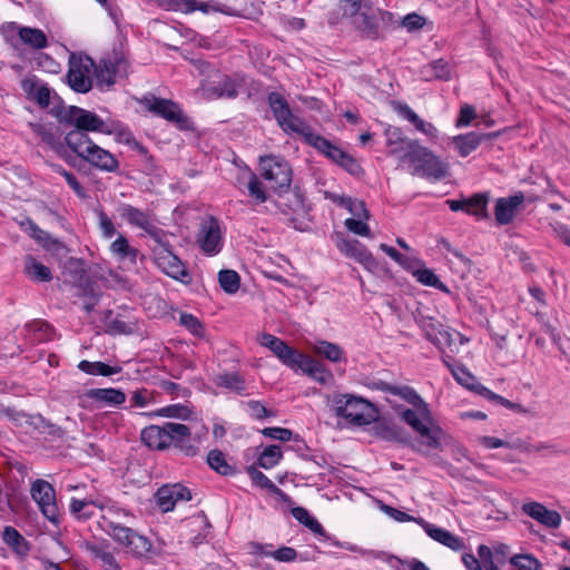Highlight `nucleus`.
I'll return each mask as SVG.
<instances>
[{
    "mask_svg": "<svg viewBox=\"0 0 570 570\" xmlns=\"http://www.w3.org/2000/svg\"><path fill=\"white\" fill-rule=\"evenodd\" d=\"M207 434L208 429L203 422L190 428L180 423H166L163 426H146L140 439L151 450L163 451L174 445L185 455L195 456Z\"/></svg>",
    "mask_w": 570,
    "mask_h": 570,
    "instance_id": "nucleus-1",
    "label": "nucleus"
},
{
    "mask_svg": "<svg viewBox=\"0 0 570 570\" xmlns=\"http://www.w3.org/2000/svg\"><path fill=\"white\" fill-rule=\"evenodd\" d=\"M256 341L261 346L269 350L282 364L295 373L301 372L321 384H326L330 381L332 376L331 372L327 371L323 364L298 352L294 347H291L279 337L269 333H261L257 335Z\"/></svg>",
    "mask_w": 570,
    "mask_h": 570,
    "instance_id": "nucleus-2",
    "label": "nucleus"
},
{
    "mask_svg": "<svg viewBox=\"0 0 570 570\" xmlns=\"http://www.w3.org/2000/svg\"><path fill=\"white\" fill-rule=\"evenodd\" d=\"M400 416L422 438L417 449L421 453L428 454L431 450L441 449L446 434L434 423L426 402L413 404L412 409H401Z\"/></svg>",
    "mask_w": 570,
    "mask_h": 570,
    "instance_id": "nucleus-3",
    "label": "nucleus"
},
{
    "mask_svg": "<svg viewBox=\"0 0 570 570\" xmlns=\"http://www.w3.org/2000/svg\"><path fill=\"white\" fill-rule=\"evenodd\" d=\"M346 18L352 19L354 27L366 37L377 36L379 20L375 10L362 0H338L327 12L330 26H337Z\"/></svg>",
    "mask_w": 570,
    "mask_h": 570,
    "instance_id": "nucleus-4",
    "label": "nucleus"
},
{
    "mask_svg": "<svg viewBox=\"0 0 570 570\" xmlns=\"http://www.w3.org/2000/svg\"><path fill=\"white\" fill-rule=\"evenodd\" d=\"M331 406L338 422L348 426L370 425L379 416L373 403L355 394H337L333 397Z\"/></svg>",
    "mask_w": 570,
    "mask_h": 570,
    "instance_id": "nucleus-5",
    "label": "nucleus"
},
{
    "mask_svg": "<svg viewBox=\"0 0 570 570\" xmlns=\"http://www.w3.org/2000/svg\"><path fill=\"white\" fill-rule=\"evenodd\" d=\"M67 146L82 160L92 167L106 171L116 173L119 161L109 150L95 144L87 134L69 131L65 137Z\"/></svg>",
    "mask_w": 570,
    "mask_h": 570,
    "instance_id": "nucleus-6",
    "label": "nucleus"
},
{
    "mask_svg": "<svg viewBox=\"0 0 570 570\" xmlns=\"http://www.w3.org/2000/svg\"><path fill=\"white\" fill-rule=\"evenodd\" d=\"M409 151L401 156V161L407 163L411 174L430 180H440L448 176V165L440 160L428 148L416 141H403Z\"/></svg>",
    "mask_w": 570,
    "mask_h": 570,
    "instance_id": "nucleus-7",
    "label": "nucleus"
},
{
    "mask_svg": "<svg viewBox=\"0 0 570 570\" xmlns=\"http://www.w3.org/2000/svg\"><path fill=\"white\" fill-rule=\"evenodd\" d=\"M377 508L381 512H383L385 515L394 520L399 523H406V522H415L419 524L426 535L431 538L433 541L453 550V551H462L465 547L464 541L462 538L453 534L449 530L438 527L431 522H428L423 518H416L413 517L404 511H401L396 508H393L383 501L376 502Z\"/></svg>",
    "mask_w": 570,
    "mask_h": 570,
    "instance_id": "nucleus-8",
    "label": "nucleus"
},
{
    "mask_svg": "<svg viewBox=\"0 0 570 570\" xmlns=\"http://www.w3.org/2000/svg\"><path fill=\"white\" fill-rule=\"evenodd\" d=\"M244 81L239 77H230L219 70H212L207 78L200 81L198 92L208 100L219 98H236Z\"/></svg>",
    "mask_w": 570,
    "mask_h": 570,
    "instance_id": "nucleus-9",
    "label": "nucleus"
},
{
    "mask_svg": "<svg viewBox=\"0 0 570 570\" xmlns=\"http://www.w3.org/2000/svg\"><path fill=\"white\" fill-rule=\"evenodd\" d=\"M331 238L343 256L354 259L371 274L377 275L381 273L380 262L361 242L347 237L342 232H334Z\"/></svg>",
    "mask_w": 570,
    "mask_h": 570,
    "instance_id": "nucleus-10",
    "label": "nucleus"
},
{
    "mask_svg": "<svg viewBox=\"0 0 570 570\" xmlns=\"http://www.w3.org/2000/svg\"><path fill=\"white\" fill-rule=\"evenodd\" d=\"M262 177L276 193L287 191L292 183V168L282 157L275 155L259 157Z\"/></svg>",
    "mask_w": 570,
    "mask_h": 570,
    "instance_id": "nucleus-11",
    "label": "nucleus"
},
{
    "mask_svg": "<svg viewBox=\"0 0 570 570\" xmlns=\"http://www.w3.org/2000/svg\"><path fill=\"white\" fill-rule=\"evenodd\" d=\"M95 68L94 60L88 56L71 55L69 58V69L67 82L72 90L86 94L92 88V72Z\"/></svg>",
    "mask_w": 570,
    "mask_h": 570,
    "instance_id": "nucleus-12",
    "label": "nucleus"
},
{
    "mask_svg": "<svg viewBox=\"0 0 570 570\" xmlns=\"http://www.w3.org/2000/svg\"><path fill=\"white\" fill-rule=\"evenodd\" d=\"M196 243L207 256H216L224 245V230L217 219L209 216L200 225L196 236Z\"/></svg>",
    "mask_w": 570,
    "mask_h": 570,
    "instance_id": "nucleus-13",
    "label": "nucleus"
},
{
    "mask_svg": "<svg viewBox=\"0 0 570 570\" xmlns=\"http://www.w3.org/2000/svg\"><path fill=\"white\" fill-rule=\"evenodd\" d=\"M156 265L169 277L183 284H189L191 276L186 265L170 249L159 246L154 249Z\"/></svg>",
    "mask_w": 570,
    "mask_h": 570,
    "instance_id": "nucleus-14",
    "label": "nucleus"
},
{
    "mask_svg": "<svg viewBox=\"0 0 570 570\" xmlns=\"http://www.w3.org/2000/svg\"><path fill=\"white\" fill-rule=\"evenodd\" d=\"M126 402V394L114 387L91 389L80 396V405L85 409L118 407Z\"/></svg>",
    "mask_w": 570,
    "mask_h": 570,
    "instance_id": "nucleus-15",
    "label": "nucleus"
},
{
    "mask_svg": "<svg viewBox=\"0 0 570 570\" xmlns=\"http://www.w3.org/2000/svg\"><path fill=\"white\" fill-rule=\"evenodd\" d=\"M31 497L37 502L42 514L52 523L59 521V509L56 502L55 489L43 480H37L31 485Z\"/></svg>",
    "mask_w": 570,
    "mask_h": 570,
    "instance_id": "nucleus-16",
    "label": "nucleus"
},
{
    "mask_svg": "<svg viewBox=\"0 0 570 570\" xmlns=\"http://www.w3.org/2000/svg\"><path fill=\"white\" fill-rule=\"evenodd\" d=\"M68 120L75 126L72 131H88L111 134L112 129L98 115L92 111L71 106L68 112Z\"/></svg>",
    "mask_w": 570,
    "mask_h": 570,
    "instance_id": "nucleus-17",
    "label": "nucleus"
},
{
    "mask_svg": "<svg viewBox=\"0 0 570 570\" xmlns=\"http://www.w3.org/2000/svg\"><path fill=\"white\" fill-rule=\"evenodd\" d=\"M111 537L132 556L145 557L151 550V543L149 540L129 528L115 527L112 529Z\"/></svg>",
    "mask_w": 570,
    "mask_h": 570,
    "instance_id": "nucleus-18",
    "label": "nucleus"
},
{
    "mask_svg": "<svg viewBox=\"0 0 570 570\" xmlns=\"http://www.w3.org/2000/svg\"><path fill=\"white\" fill-rule=\"evenodd\" d=\"M548 451L551 454H561L566 453L564 450L559 449L554 444L549 443H540L538 445H529L523 442L521 439H514L512 441H503L501 440V459L509 461H520V454L524 452H541Z\"/></svg>",
    "mask_w": 570,
    "mask_h": 570,
    "instance_id": "nucleus-19",
    "label": "nucleus"
},
{
    "mask_svg": "<svg viewBox=\"0 0 570 570\" xmlns=\"http://www.w3.org/2000/svg\"><path fill=\"white\" fill-rule=\"evenodd\" d=\"M155 498L159 509L169 512L178 502L191 500V492L180 483L165 484L157 490Z\"/></svg>",
    "mask_w": 570,
    "mask_h": 570,
    "instance_id": "nucleus-20",
    "label": "nucleus"
},
{
    "mask_svg": "<svg viewBox=\"0 0 570 570\" xmlns=\"http://www.w3.org/2000/svg\"><path fill=\"white\" fill-rule=\"evenodd\" d=\"M312 147L316 148L326 157L344 167L351 174L358 173L360 166L356 164V161L341 148L334 146L326 138L318 135L317 138H315L314 142L312 144Z\"/></svg>",
    "mask_w": 570,
    "mask_h": 570,
    "instance_id": "nucleus-21",
    "label": "nucleus"
},
{
    "mask_svg": "<svg viewBox=\"0 0 570 570\" xmlns=\"http://www.w3.org/2000/svg\"><path fill=\"white\" fill-rule=\"evenodd\" d=\"M127 62L120 58L101 59L98 66L95 65L94 71L99 87H110L115 83L117 77L126 73Z\"/></svg>",
    "mask_w": 570,
    "mask_h": 570,
    "instance_id": "nucleus-22",
    "label": "nucleus"
},
{
    "mask_svg": "<svg viewBox=\"0 0 570 570\" xmlns=\"http://www.w3.org/2000/svg\"><path fill=\"white\" fill-rule=\"evenodd\" d=\"M147 108L155 115L178 125L179 128H184L187 124V117L179 106L171 100L153 97L148 100Z\"/></svg>",
    "mask_w": 570,
    "mask_h": 570,
    "instance_id": "nucleus-23",
    "label": "nucleus"
},
{
    "mask_svg": "<svg viewBox=\"0 0 570 570\" xmlns=\"http://www.w3.org/2000/svg\"><path fill=\"white\" fill-rule=\"evenodd\" d=\"M489 203L488 193H478L469 198L448 199L443 204L448 205L451 212H465L466 214H487Z\"/></svg>",
    "mask_w": 570,
    "mask_h": 570,
    "instance_id": "nucleus-24",
    "label": "nucleus"
},
{
    "mask_svg": "<svg viewBox=\"0 0 570 570\" xmlns=\"http://www.w3.org/2000/svg\"><path fill=\"white\" fill-rule=\"evenodd\" d=\"M407 271L420 284L434 287L443 293L450 294L449 287L441 282L438 275L431 268L426 267L422 261H411V265L407 266Z\"/></svg>",
    "mask_w": 570,
    "mask_h": 570,
    "instance_id": "nucleus-25",
    "label": "nucleus"
},
{
    "mask_svg": "<svg viewBox=\"0 0 570 570\" xmlns=\"http://www.w3.org/2000/svg\"><path fill=\"white\" fill-rule=\"evenodd\" d=\"M522 511L541 524L556 529L561 523V515L554 510L547 509L542 503L529 502L522 505Z\"/></svg>",
    "mask_w": 570,
    "mask_h": 570,
    "instance_id": "nucleus-26",
    "label": "nucleus"
},
{
    "mask_svg": "<svg viewBox=\"0 0 570 570\" xmlns=\"http://www.w3.org/2000/svg\"><path fill=\"white\" fill-rule=\"evenodd\" d=\"M451 372L455 379V381L468 389L469 391L487 399V400H495L497 395L491 392L489 389L483 386L478 380L463 366H454L451 367Z\"/></svg>",
    "mask_w": 570,
    "mask_h": 570,
    "instance_id": "nucleus-27",
    "label": "nucleus"
},
{
    "mask_svg": "<svg viewBox=\"0 0 570 570\" xmlns=\"http://www.w3.org/2000/svg\"><path fill=\"white\" fill-rule=\"evenodd\" d=\"M308 345L314 354L324 357L332 363L346 362L344 350L336 343L317 338L309 342Z\"/></svg>",
    "mask_w": 570,
    "mask_h": 570,
    "instance_id": "nucleus-28",
    "label": "nucleus"
},
{
    "mask_svg": "<svg viewBox=\"0 0 570 570\" xmlns=\"http://www.w3.org/2000/svg\"><path fill=\"white\" fill-rule=\"evenodd\" d=\"M110 501L107 499H76L72 498L70 500V512L77 519H89L94 515L92 508H97L99 510H105L109 508Z\"/></svg>",
    "mask_w": 570,
    "mask_h": 570,
    "instance_id": "nucleus-29",
    "label": "nucleus"
},
{
    "mask_svg": "<svg viewBox=\"0 0 570 570\" xmlns=\"http://www.w3.org/2000/svg\"><path fill=\"white\" fill-rule=\"evenodd\" d=\"M278 125L285 132L299 135L304 141L311 146L318 136L302 118L293 115L292 111L289 116L285 117V120H282Z\"/></svg>",
    "mask_w": 570,
    "mask_h": 570,
    "instance_id": "nucleus-30",
    "label": "nucleus"
},
{
    "mask_svg": "<svg viewBox=\"0 0 570 570\" xmlns=\"http://www.w3.org/2000/svg\"><path fill=\"white\" fill-rule=\"evenodd\" d=\"M246 472L252 481V484L256 488L264 489L268 493L275 495L277 499H279L283 502H289V497L281 490L278 487H276L272 480L264 474L261 470H258L255 466H248L246 469Z\"/></svg>",
    "mask_w": 570,
    "mask_h": 570,
    "instance_id": "nucleus-31",
    "label": "nucleus"
},
{
    "mask_svg": "<svg viewBox=\"0 0 570 570\" xmlns=\"http://www.w3.org/2000/svg\"><path fill=\"white\" fill-rule=\"evenodd\" d=\"M23 91L40 107H48L50 104V89L45 83H38L32 78L23 79L21 82Z\"/></svg>",
    "mask_w": 570,
    "mask_h": 570,
    "instance_id": "nucleus-32",
    "label": "nucleus"
},
{
    "mask_svg": "<svg viewBox=\"0 0 570 570\" xmlns=\"http://www.w3.org/2000/svg\"><path fill=\"white\" fill-rule=\"evenodd\" d=\"M23 273L33 282H49L52 278L50 268L38 262L32 256L26 257Z\"/></svg>",
    "mask_w": 570,
    "mask_h": 570,
    "instance_id": "nucleus-33",
    "label": "nucleus"
},
{
    "mask_svg": "<svg viewBox=\"0 0 570 570\" xmlns=\"http://www.w3.org/2000/svg\"><path fill=\"white\" fill-rule=\"evenodd\" d=\"M111 253L117 257L120 263L136 264L137 249L131 247L128 240L119 235L110 245Z\"/></svg>",
    "mask_w": 570,
    "mask_h": 570,
    "instance_id": "nucleus-34",
    "label": "nucleus"
},
{
    "mask_svg": "<svg viewBox=\"0 0 570 570\" xmlns=\"http://www.w3.org/2000/svg\"><path fill=\"white\" fill-rule=\"evenodd\" d=\"M326 197L336 204L338 208L347 210L350 214H368V209L363 200L332 193H326Z\"/></svg>",
    "mask_w": 570,
    "mask_h": 570,
    "instance_id": "nucleus-35",
    "label": "nucleus"
},
{
    "mask_svg": "<svg viewBox=\"0 0 570 570\" xmlns=\"http://www.w3.org/2000/svg\"><path fill=\"white\" fill-rule=\"evenodd\" d=\"M78 368L88 375L95 376H111L120 373L122 370L119 365L111 366L102 362H90L87 360L81 361L78 364Z\"/></svg>",
    "mask_w": 570,
    "mask_h": 570,
    "instance_id": "nucleus-36",
    "label": "nucleus"
},
{
    "mask_svg": "<svg viewBox=\"0 0 570 570\" xmlns=\"http://www.w3.org/2000/svg\"><path fill=\"white\" fill-rule=\"evenodd\" d=\"M3 542L18 556L24 557L29 552L26 539L12 527H6L2 533Z\"/></svg>",
    "mask_w": 570,
    "mask_h": 570,
    "instance_id": "nucleus-37",
    "label": "nucleus"
},
{
    "mask_svg": "<svg viewBox=\"0 0 570 570\" xmlns=\"http://www.w3.org/2000/svg\"><path fill=\"white\" fill-rule=\"evenodd\" d=\"M283 459V451L279 445L271 444L258 452L257 464L259 468L271 470Z\"/></svg>",
    "mask_w": 570,
    "mask_h": 570,
    "instance_id": "nucleus-38",
    "label": "nucleus"
},
{
    "mask_svg": "<svg viewBox=\"0 0 570 570\" xmlns=\"http://www.w3.org/2000/svg\"><path fill=\"white\" fill-rule=\"evenodd\" d=\"M19 37L23 43L30 46L33 49L46 48L47 37L40 29L23 27L19 30Z\"/></svg>",
    "mask_w": 570,
    "mask_h": 570,
    "instance_id": "nucleus-39",
    "label": "nucleus"
},
{
    "mask_svg": "<svg viewBox=\"0 0 570 570\" xmlns=\"http://www.w3.org/2000/svg\"><path fill=\"white\" fill-rule=\"evenodd\" d=\"M30 127L36 136L40 138L41 142L49 146L53 150L59 149V136L55 131L53 127L41 124H30Z\"/></svg>",
    "mask_w": 570,
    "mask_h": 570,
    "instance_id": "nucleus-40",
    "label": "nucleus"
},
{
    "mask_svg": "<svg viewBox=\"0 0 570 570\" xmlns=\"http://www.w3.org/2000/svg\"><path fill=\"white\" fill-rule=\"evenodd\" d=\"M191 414V411L187 405L184 404H170L167 406H163L151 412L150 416L156 417H170V419H179L187 420Z\"/></svg>",
    "mask_w": 570,
    "mask_h": 570,
    "instance_id": "nucleus-41",
    "label": "nucleus"
},
{
    "mask_svg": "<svg viewBox=\"0 0 570 570\" xmlns=\"http://www.w3.org/2000/svg\"><path fill=\"white\" fill-rule=\"evenodd\" d=\"M481 137L475 132L460 135L453 138V145L463 157L471 154L480 144Z\"/></svg>",
    "mask_w": 570,
    "mask_h": 570,
    "instance_id": "nucleus-42",
    "label": "nucleus"
},
{
    "mask_svg": "<svg viewBox=\"0 0 570 570\" xmlns=\"http://www.w3.org/2000/svg\"><path fill=\"white\" fill-rule=\"evenodd\" d=\"M218 283L222 289L229 295L236 294L240 287V277L233 269H222L218 273Z\"/></svg>",
    "mask_w": 570,
    "mask_h": 570,
    "instance_id": "nucleus-43",
    "label": "nucleus"
},
{
    "mask_svg": "<svg viewBox=\"0 0 570 570\" xmlns=\"http://www.w3.org/2000/svg\"><path fill=\"white\" fill-rule=\"evenodd\" d=\"M268 105L277 122L285 120L292 111L285 98L278 92H271L268 95Z\"/></svg>",
    "mask_w": 570,
    "mask_h": 570,
    "instance_id": "nucleus-44",
    "label": "nucleus"
},
{
    "mask_svg": "<svg viewBox=\"0 0 570 570\" xmlns=\"http://www.w3.org/2000/svg\"><path fill=\"white\" fill-rule=\"evenodd\" d=\"M19 225L23 228V230L39 242L42 246L47 248H51V244L58 245L56 240H51V238L42 232L36 224H33L28 217H24L19 222Z\"/></svg>",
    "mask_w": 570,
    "mask_h": 570,
    "instance_id": "nucleus-45",
    "label": "nucleus"
},
{
    "mask_svg": "<svg viewBox=\"0 0 570 570\" xmlns=\"http://www.w3.org/2000/svg\"><path fill=\"white\" fill-rule=\"evenodd\" d=\"M292 515L315 534H324L322 524L311 513L302 507L292 509Z\"/></svg>",
    "mask_w": 570,
    "mask_h": 570,
    "instance_id": "nucleus-46",
    "label": "nucleus"
},
{
    "mask_svg": "<svg viewBox=\"0 0 570 570\" xmlns=\"http://www.w3.org/2000/svg\"><path fill=\"white\" fill-rule=\"evenodd\" d=\"M248 0H217L213 3V10L229 16H240L247 6Z\"/></svg>",
    "mask_w": 570,
    "mask_h": 570,
    "instance_id": "nucleus-47",
    "label": "nucleus"
},
{
    "mask_svg": "<svg viewBox=\"0 0 570 570\" xmlns=\"http://www.w3.org/2000/svg\"><path fill=\"white\" fill-rule=\"evenodd\" d=\"M367 218L368 216H351L346 218L344 225L355 235L373 238V234L371 233V228L367 224Z\"/></svg>",
    "mask_w": 570,
    "mask_h": 570,
    "instance_id": "nucleus-48",
    "label": "nucleus"
},
{
    "mask_svg": "<svg viewBox=\"0 0 570 570\" xmlns=\"http://www.w3.org/2000/svg\"><path fill=\"white\" fill-rule=\"evenodd\" d=\"M215 2L216 1L203 2V1H198V0H175L174 9L181 11L184 13H190L196 10H199L204 13H208L210 11H214L213 3H215Z\"/></svg>",
    "mask_w": 570,
    "mask_h": 570,
    "instance_id": "nucleus-49",
    "label": "nucleus"
},
{
    "mask_svg": "<svg viewBox=\"0 0 570 570\" xmlns=\"http://www.w3.org/2000/svg\"><path fill=\"white\" fill-rule=\"evenodd\" d=\"M424 71L431 72L429 79L449 80L451 79L453 67L448 61L438 59L424 67Z\"/></svg>",
    "mask_w": 570,
    "mask_h": 570,
    "instance_id": "nucleus-50",
    "label": "nucleus"
},
{
    "mask_svg": "<svg viewBox=\"0 0 570 570\" xmlns=\"http://www.w3.org/2000/svg\"><path fill=\"white\" fill-rule=\"evenodd\" d=\"M207 462L213 470L222 475H230L234 472L224 453L219 450H212L207 455Z\"/></svg>",
    "mask_w": 570,
    "mask_h": 570,
    "instance_id": "nucleus-51",
    "label": "nucleus"
},
{
    "mask_svg": "<svg viewBox=\"0 0 570 570\" xmlns=\"http://www.w3.org/2000/svg\"><path fill=\"white\" fill-rule=\"evenodd\" d=\"M386 136H387L389 153L391 155H397V156L401 157L406 151H409V149L406 148V145L402 144V142L403 141H411V140L402 138L401 137V132H400V130L397 128L387 129L386 130Z\"/></svg>",
    "mask_w": 570,
    "mask_h": 570,
    "instance_id": "nucleus-52",
    "label": "nucleus"
},
{
    "mask_svg": "<svg viewBox=\"0 0 570 570\" xmlns=\"http://www.w3.org/2000/svg\"><path fill=\"white\" fill-rule=\"evenodd\" d=\"M261 554L264 557L273 558L278 562H292L296 559L297 552L291 547H281L276 550H269L267 548H261Z\"/></svg>",
    "mask_w": 570,
    "mask_h": 570,
    "instance_id": "nucleus-53",
    "label": "nucleus"
},
{
    "mask_svg": "<svg viewBox=\"0 0 570 570\" xmlns=\"http://www.w3.org/2000/svg\"><path fill=\"white\" fill-rule=\"evenodd\" d=\"M510 564L517 570H539L541 566L540 561L530 553L511 557Z\"/></svg>",
    "mask_w": 570,
    "mask_h": 570,
    "instance_id": "nucleus-54",
    "label": "nucleus"
},
{
    "mask_svg": "<svg viewBox=\"0 0 570 570\" xmlns=\"http://www.w3.org/2000/svg\"><path fill=\"white\" fill-rule=\"evenodd\" d=\"M179 323L194 336H197V337L205 336V327H204L203 323L193 314L180 313Z\"/></svg>",
    "mask_w": 570,
    "mask_h": 570,
    "instance_id": "nucleus-55",
    "label": "nucleus"
},
{
    "mask_svg": "<svg viewBox=\"0 0 570 570\" xmlns=\"http://www.w3.org/2000/svg\"><path fill=\"white\" fill-rule=\"evenodd\" d=\"M90 551L92 557L99 560L107 570H119V566L110 551L97 546L91 547Z\"/></svg>",
    "mask_w": 570,
    "mask_h": 570,
    "instance_id": "nucleus-56",
    "label": "nucleus"
},
{
    "mask_svg": "<svg viewBox=\"0 0 570 570\" xmlns=\"http://www.w3.org/2000/svg\"><path fill=\"white\" fill-rule=\"evenodd\" d=\"M428 337L439 347H442L443 344L451 345V343L459 338L460 343L463 344L465 340L463 336L458 332H451L449 330H440L438 332V335L433 336L431 333H428Z\"/></svg>",
    "mask_w": 570,
    "mask_h": 570,
    "instance_id": "nucleus-57",
    "label": "nucleus"
},
{
    "mask_svg": "<svg viewBox=\"0 0 570 570\" xmlns=\"http://www.w3.org/2000/svg\"><path fill=\"white\" fill-rule=\"evenodd\" d=\"M247 189L249 193V196L255 199L258 203H264L266 200V194L264 190L263 183L258 179V177L250 173L248 183H247Z\"/></svg>",
    "mask_w": 570,
    "mask_h": 570,
    "instance_id": "nucleus-58",
    "label": "nucleus"
},
{
    "mask_svg": "<svg viewBox=\"0 0 570 570\" xmlns=\"http://www.w3.org/2000/svg\"><path fill=\"white\" fill-rule=\"evenodd\" d=\"M261 433L268 439L278 440L282 442H288L294 439V433L289 429L279 428V426H271L265 428L261 431Z\"/></svg>",
    "mask_w": 570,
    "mask_h": 570,
    "instance_id": "nucleus-59",
    "label": "nucleus"
},
{
    "mask_svg": "<svg viewBox=\"0 0 570 570\" xmlns=\"http://www.w3.org/2000/svg\"><path fill=\"white\" fill-rule=\"evenodd\" d=\"M390 392L393 395L400 396L411 405L419 404L424 401L412 387L409 386H393L390 389Z\"/></svg>",
    "mask_w": 570,
    "mask_h": 570,
    "instance_id": "nucleus-60",
    "label": "nucleus"
},
{
    "mask_svg": "<svg viewBox=\"0 0 570 570\" xmlns=\"http://www.w3.org/2000/svg\"><path fill=\"white\" fill-rule=\"evenodd\" d=\"M218 384L220 386L235 390V391H242L244 390V380L240 375L237 373H227L224 375H220L218 377Z\"/></svg>",
    "mask_w": 570,
    "mask_h": 570,
    "instance_id": "nucleus-61",
    "label": "nucleus"
},
{
    "mask_svg": "<svg viewBox=\"0 0 570 570\" xmlns=\"http://www.w3.org/2000/svg\"><path fill=\"white\" fill-rule=\"evenodd\" d=\"M524 200V194L519 191L508 198H501V214L512 213Z\"/></svg>",
    "mask_w": 570,
    "mask_h": 570,
    "instance_id": "nucleus-62",
    "label": "nucleus"
},
{
    "mask_svg": "<svg viewBox=\"0 0 570 570\" xmlns=\"http://www.w3.org/2000/svg\"><path fill=\"white\" fill-rule=\"evenodd\" d=\"M381 250H383L389 257H391L394 262H396L399 265L403 266L405 269H407V266L411 265V261L414 258H407L404 257L402 254H400L394 247L389 246L386 244L380 245Z\"/></svg>",
    "mask_w": 570,
    "mask_h": 570,
    "instance_id": "nucleus-63",
    "label": "nucleus"
},
{
    "mask_svg": "<svg viewBox=\"0 0 570 570\" xmlns=\"http://www.w3.org/2000/svg\"><path fill=\"white\" fill-rule=\"evenodd\" d=\"M288 225L299 232H306L311 229L313 222L312 216H292L288 219Z\"/></svg>",
    "mask_w": 570,
    "mask_h": 570,
    "instance_id": "nucleus-64",
    "label": "nucleus"
}]
</instances>
